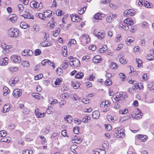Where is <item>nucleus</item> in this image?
Segmentation results:
<instances>
[{
	"instance_id": "nucleus-1",
	"label": "nucleus",
	"mask_w": 154,
	"mask_h": 154,
	"mask_svg": "<svg viewBox=\"0 0 154 154\" xmlns=\"http://www.w3.org/2000/svg\"><path fill=\"white\" fill-rule=\"evenodd\" d=\"M113 133L115 137L118 138H123L125 135L124 130L120 128H115L113 131Z\"/></svg>"
},
{
	"instance_id": "nucleus-2",
	"label": "nucleus",
	"mask_w": 154,
	"mask_h": 154,
	"mask_svg": "<svg viewBox=\"0 0 154 154\" xmlns=\"http://www.w3.org/2000/svg\"><path fill=\"white\" fill-rule=\"evenodd\" d=\"M127 97V94L125 92H120L116 93L115 97H114L113 98L115 101H119L122 100Z\"/></svg>"
},
{
	"instance_id": "nucleus-3",
	"label": "nucleus",
	"mask_w": 154,
	"mask_h": 154,
	"mask_svg": "<svg viewBox=\"0 0 154 154\" xmlns=\"http://www.w3.org/2000/svg\"><path fill=\"white\" fill-rule=\"evenodd\" d=\"M8 35L10 37L16 38L19 36V32L17 29L11 28L8 31Z\"/></svg>"
},
{
	"instance_id": "nucleus-4",
	"label": "nucleus",
	"mask_w": 154,
	"mask_h": 154,
	"mask_svg": "<svg viewBox=\"0 0 154 154\" xmlns=\"http://www.w3.org/2000/svg\"><path fill=\"white\" fill-rule=\"evenodd\" d=\"M21 90L19 89H14L13 91V95L16 98L19 97L21 95Z\"/></svg>"
},
{
	"instance_id": "nucleus-5",
	"label": "nucleus",
	"mask_w": 154,
	"mask_h": 154,
	"mask_svg": "<svg viewBox=\"0 0 154 154\" xmlns=\"http://www.w3.org/2000/svg\"><path fill=\"white\" fill-rule=\"evenodd\" d=\"M11 60L15 63H20L21 61L20 58L17 55H13L11 57Z\"/></svg>"
},
{
	"instance_id": "nucleus-6",
	"label": "nucleus",
	"mask_w": 154,
	"mask_h": 154,
	"mask_svg": "<svg viewBox=\"0 0 154 154\" xmlns=\"http://www.w3.org/2000/svg\"><path fill=\"white\" fill-rule=\"evenodd\" d=\"M72 21L73 22H78L80 21L81 19L76 14H72L70 15Z\"/></svg>"
},
{
	"instance_id": "nucleus-7",
	"label": "nucleus",
	"mask_w": 154,
	"mask_h": 154,
	"mask_svg": "<svg viewBox=\"0 0 154 154\" xmlns=\"http://www.w3.org/2000/svg\"><path fill=\"white\" fill-rule=\"evenodd\" d=\"M70 65L72 67H78L80 66V62L78 59H75V61L72 63H70Z\"/></svg>"
},
{
	"instance_id": "nucleus-8",
	"label": "nucleus",
	"mask_w": 154,
	"mask_h": 154,
	"mask_svg": "<svg viewBox=\"0 0 154 154\" xmlns=\"http://www.w3.org/2000/svg\"><path fill=\"white\" fill-rule=\"evenodd\" d=\"M47 38L46 37H44L43 41L41 43L42 46L43 47L49 46L51 45V43L47 40Z\"/></svg>"
},
{
	"instance_id": "nucleus-9",
	"label": "nucleus",
	"mask_w": 154,
	"mask_h": 154,
	"mask_svg": "<svg viewBox=\"0 0 154 154\" xmlns=\"http://www.w3.org/2000/svg\"><path fill=\"white\" fill-rule=\"evenodd\" d=\"M135 14V11L131 9L126 10L124 12L125 15H130V16H133Z\"/></svg>"
},
{
	"instance_id": "nucleus-10",
	"label": "nucleus",
	"mask_w": 154,
	"mask_h": 154,
	"mask_svg": "<svg viewBox=\"0 0 154 154\" xmlns=\"http://www.w3.org/2000/svg\"><path fill=\"white\" fill-rule=\"evenodd\" d=\"M44 17L45 19L51 17L52 14V12L50 10H48L44 12Z\"/></svg>"
},
{
	"instance_id": "nucleus-11",
	"label": "nucleus",
	"mask_w": 154,
	"mask_h": 154,
	"mask_svg": "<svg viewBox=\"0 0 154 154\" xmlns=\"http://www.w3.org/2000/svg\"><path fill=\"white\" fill-rule=\"evenodd\" d=\"M100 115V113L97 110H95L92 112V117L94 119H98Z\"/></svg>"
},
{
	"instance_id": "nucleus-12",
	"label": "nucleus",
	"mask_w": 154,
	"mask_h": 154,
	"mask_svg": "<svg viewBox=\"0 0 154 154\" xmlns=\"http://www.w3.org/2000/svg\"><path fill=\"white\" fill-rule=\"evenodd\" d=\"M25 12H26V13L22 15L23 17L25 18L31 19H33V16L31 15L29 13V11H26Z\"/></svg>"
},
{
	"instance_id": "nucleus-13",
	"label": "nucleus",
	"mask_w": 154,
	"mask_h": 154,
	"mask_svg": "<svg viewBox=\"0 0 154 154\" xmlns=\"http://www.w3.org/2000/svg\"><path fill=\"white\" fill-rule=\"evenodd\" d=\"M137 137L139 139V140L142 142H144L146 141L147 139V137L146 136H143L141 134L137 135Z\"/></svg>"
},
{
	"instance_id": "nucleus-14",
	"label": "nucleus",
	"mask_w": 154,
	"mask_h": 154,
	"mask_svg": "<svg viewBox=\"0 0 154 154\" xmlns=\"http://www.w3.org/2000/svg\"><path fill=\"white\" fill-rule=\"evenodd\" d=\"M94 35L100 39H103L104 37V33L103 32H98L96 33H94Z\"/></svg>"
},
{
	"instance_id": "nucleus-15",
	"label": "nucleus",
	"mask_w": 154,
	"mask_h": 154,
	"mask_svg": "<svg viewBox=\"0 0 154 154\" xmlns=\"http://www.w3.org/2000/svg\"><path fill=\"white\" fill-rule=\"evenodd\" d=\"M10 105L9 104H5L3 108L2 112L4 113L8 112L10 109Z\"/></svg>"
},
{
	"instance_id": "nucleus-16",
	"label": "nucleus",
	"mask_w": 154,
	"mask_h": 154,
	"mask_svg": "<svg viewBox=\"0 0 154 154\" xmlns=\"http://www.w3.org/2000/svg\"><path fill=\"white\" fill-rule=\"evenodd\" d=\"M124 23H126L127 25L130 26L132 25L134 23L133 20L129 18L124 20Z\"/></svg>"
},
{
	"instance_id": "nucleus-17",
	"label": "nucleus",
	"mask_w": 154,
	"mask_h": 154,
	"mask_svg": "<svg viewBox=\"0 0 154 154\" xmlns=\"http://www.w3.org/2000/svg\"><path fill=\"white\" fill-rule=\"evenodd\" d=\"M9 19L12 22L14 23L17 20V17L14 14H12L9 15Z\"/></svg>"
},
{
	"instance_id": "nucleus-18",
	"label": "nucleus",
	"mask_w": 154,
	"mask_h": 154,
	"mask_svg": "<svg viewBox=\"0 0 154 154\" xmlns=\"http://www.w3.org/2000/svg\"><path fill=\"white\" fill-rule=\"evenodd\" d=\"M134 40V37H128L126 40V42L128 45H129L130 43L133 42Z\"/></svg>"
},
{
	"instance_id": "nucleus-19",
	"label": "nucleus",
	"mask_w": 154,
	"mask_h": 154,
	"mask_svg": "<svg viewBox=\"0 0 154 154\" xmlns=\"http://www.w3.org/2000/svg\"><path fill=\"white\" fill-rule=\"evenodd\" d=\"M2 47L3 49L2 51L3 53L5 54L7 52V50H8V48L7 45L4 43L2 44Z\"/></svg>"
},
{
	"instance_id": "nucleus-20",
	"label": "nucleus",
	"mask_w": 154,
	"mask_h": 154,
	"mask_svg": "<svg viewBox=\"0 0 154 154\" xmlns=\"http://www.w3.org/2000/svg\"><path fill=\"white\" fill-rule=\"evenodd\" d=\"M3 95L5 96L10 92V90L6 86H5L3 88Z\"/></svg>"
},
{
	"instance_id": "nucleus-21",
	"label": "nucleus",
	"mask_w": 154,
	"mask_h": 154,
	"mask_svg": "<svg viewBox=\"0 0 154 154\" xmlns=\"http://www.w3.org/2000/svg\"><path fill=\"white\" fill-rule=\"evenodd\" d=\"M119 61L121 63L125 64L127 63V62L126 61L125 59L122 57L121 55H120L119 56Z\"/></svg>"
},
{
	"instance_id": "nucleus-22",
	"label": "nucleus",
	"mask_w": 154,
	"mask_h": 154,
	"mask_svg": "<svg viewBox=\"0 0 154 154\" xmlns=\"http://www.w3.org/2000/svg\"><path fill=\"white\" fill-rule=\"evenodd\" d=\"M38 3L35 1H32L30 4V6L32 8H36L38 7Z\"/></svg>"
},
{
	"instance_id": "nucleus-23",
	"label": "nucleus",
	"mask_w": 154,
	"mask_h": 154,
	"mask_svg": "<svg viewBox=\"0 0 154 154\" xmlns=\"http://www.w3.org/2000/svg\"><path fill=\"white\" fill-rule=\"evenodd\" d=\"M84 76V74L83 73L79 72L75 76V77L76 79H80L82 78Z\"/></svg>"
},
{
	"instance_id": "nucleus-24",
	"label": "nucleus",
	"mask_w": 154,
	"mask_h": 154,
	"mask_svg": "<svg viewBox=\"0 0 154 154\" xmlns=\"http://www.w3.org/2000/svg\"><path fill=\"white\" fill-rule=\"evenodd\" d=\"M10 138L8 137H4L2 138L0 140V141L2 142H5L8 143L10 142Z\"/></svg>"
},
{
	"instance_id": "nucleus-25",
	"label": "nucleus",
	"mask_w": 154,
	"mask_h": 154,
	"mask_svg": "<svg viewBox=\"0 0 154 154\" xmlns=\"http://www.w3.org/2000/svg\"><path fill=\"white\" fill-rule=\"evenodd\" d=\"M72 85L75 89L78 88L80 86V84L78 82H72Z\"/></svg>"
},
{
	"instance_id": "nucleus-26",
	"label": "nucleus",
	"mask_w": 154,
	"mask_h": 154,
	"mask_svg": "<svg viewBox=\"0 0 154 154\" xmlns=\"http://www.w3.org/2000/svg\"><path fill=\"white\" fill-rule=\"evenodd\" d=\"M100 60H102L101 59H100V57L99 56H95L93 60L94 62V63L96 62L97 63H98L99 62L98 61H100Z\"/></svg>"
},
{
	"instance_id": "nucleus-27",
	"label": "nucleus",
	"mask_w": 154,
	"mask_h": 154,
	"mask_svg": "<svg viewBox=\"0 0 154 154\" xmlns=\"http://www.w3.org/2000/svg\"><path fill=\"white\" fill-rule=\"evenodd\" d=\"M65 120L68 122L70 123L72 122V117L71 116L68 115L64 118Z\"/></svg>"
},
{
	"instance_id": "nucleus-28",
	"label": "nucleus",
	"mask_w": 154,
	"mask_h": 154,
	"mask_svg": "<svg viewBox=\"0 0 154 154\" xmlns=\"http://www.w3.org/2000/svg\"><path fill=\"white\" fill-rule=\"evenodd\" d=\"M8 59L7 58L5 57L3 58L2 60H1V64L2 65H5L8 63Z\"/></svg>"
},
{
	"instance_id": "nucleus-29",
	"label": "nucleus",
	"mask_w": 154,
	"mask_h": 154,
	"mask_svg": "<svg viewBox=\"0 0 154 154\" xmlns=\"http://www.w3.org/2000/svg\"><path fill=\"white\" fill-rule=\"evenodd\" d=\"M32 95L36 99H40L41 97V94L38 93H34L32 94Z\"/></svg>"
},
{
	"instance_id": "nucleus-30",
	"label": "nucleus",
	"mask_w": 154,
	"mask_h": 154,
	"mask_svg": "<svg viewBox=\"0 0 154 154\" xmlns=\"http://www.w3.org/2000/svg\"><path fill=\"white\" fill-rule=\"evenodd\" d=\"M119 77L120 79H121L123 81L126 80V77L125 75L123 73H120L119 74Z\"/></svg>"
},
{
	"instance_id": "nucleus-31",
	"label": "nucleus",
	"mask_w": 154,
	"mask_h": 154,
	"mask_svg": "<svg viewBox=\"0 0 154 154\" xmlns=\"http://www.w3.org/2000/svg\"><path fill=\"white\" fill-rule=\"evenodd\" d=\"M142 115V113L140 112L139 113L135 114L134 117L136 119H140L141 118Z\"/></svg>"
},
{
	"instance_id": "nucleus-32",
	"label": "nucleus",
	"mask_w": 154,
	"mask_h": 154,
	"mask_svg": "<svg viewBox=\"0 0 154 154\" xmlns=\"http://www.w3.org/2000/svg\"><path fill=\"white\" fill-rule=\"evenodd\" d=\"M68 66V63L66 62V61H64L63 63L62 64V68L63 69H66L67 68Z\"/></svg>"
},
{
	"instance_id": "nucleus-33",
	"label": "nucleus",
	"mask_w": 154,
	"mask_h": 154,
	"mask_svg": "<svg viewBox=\"0 0 154 154\" xmlns=\"http://www.w3.org/2000/svg\"><path fill=\"white\" fill-rule=\"evenodd\" d=\"M143 5L145 7L147 8H151L152 6V5L151 4L147 1H146L143 2Z\"/></svg>"
},
{
	"instance_id": "nucleus-34",
	"label": "nucleus",
	"mask_w": 154,
	"mask_h": 154,
	"mask_svg": "<svg viewBox=\"0 0 154 154\" xmlns=\"http://www.w3.org/2000/svg\"><path fill=\"white\" fill-rule=\"evenodd\" d=\"M90 118L89 116H86L83 118L82 119V121L83 122L85 123H87L89 122L90 120Z\"/></svg>"
},
{
	"instance_id": "nucleus-35",
	"label": "nucleus",
	"mask_w": 154,
	"mask_h": 154,
	"mask_svg": "<svg viewBox=\"0 0 154 154\" xmlns=\"http://www.w3.org/2000/svg\"><path fill=\"white\" fill-rule=\"evenodd\" d=\"M22 65L24 67H28L29 66V62L28 61H24L22 62Z\"/></svg>"
},
{
	"instance_id": "nucleus-36",
	"label": "nucleus",
	"mask_w": 154,
	"mask_h": 154,
	"mask_svg": "<svg viewBox=\"0 0 154 154\" xmlns=\"http://www.w3.org/2000/svg\"><path fill=\"white\" fill-rule=\"evenodd\" d=\"M12 79V78H11V80L9 81V84H11V85L14 86L15 84L17 83L18 81L15 80L14 79L13 80Z\"/></svg>"
},
{
	"instance_id": "nucleus-37",
	"label": "nucleus",
	"mask_w": 154,
	"mask_h": 154,
	"mask_svg": "<svg viewBox=\"0 0 154 154\" xmlns=\"http://www.w3.org/2000/svg\"><path fill=\"white\" fill-rule=\"evenodd\" d=\"M36 15L39 18H40L41 19L43 20H45V18L44 17V14H42V13H36Z\"/></svg>"
},
{
	"instance_id": "nucleus-38",
	"label": "nucleus",
	"mask_w": 154,
	"mask_h": 154,
	"mask_svg": "<svg viewBox=\"0 0 154 154\" xmlns=\"http://www.w3.org/2000/svg\"><path fill=\"white\" fill-rule=\"evenodd\" d=\"M94 18L97 20H100L102 18V17L100 14L98 13L94 15Z\"/></svg>"
},
{
	"instance_id": "nucleus-39",
	"label": "nucleus",
	"mask_w": 154,
	"mask_h": 154,
	"mask_svg": "<svg viewBox=\"0 0 154 154\" xmlns=\"http://www.w3.org/2000/svg\"><path fill=\"white\" fill-rule=\"evenodd\" d=\"M107 46L105 45H104L102 48L99 49V51L101 53H103L105 50H107Z\"/></svg>"
},
{
	"instance_id": "nucleus-40",
	"label": "nucleus",
	"mask_w": 154,
	"mask_h": 154,
	"mask_svg": "<svg viewBox=\"0 0 154 154\" xmlns=\"http://www.w3.org/2000/svg\"><path fill=\"white\" fill-rule=\"evenodd\" d=\"M20 27L23 29H25L28 27L27 25L26 24V23L24 22H21L20 24Z\"/></svg>"
},
{
	"instance_id": "nucleus-41",
	"label": "nucleus",
	"mask_w": 154,
	"mask_h": 154,
	"mask_svg": "<svg viewBox=\"0 0 154 154\" xmlns=\"http://www.w3.org/2000/svg\"><path fill=\"white\" fill-rule=\"evenodd\" d=\"M60 31V29L59 28H57L55 31V32L53 33L54 36L56 37L58 36L59 34Z\"/></svg>"
},
{
	"instance_id": "nucleus-42",
	"label": "nucleus",
	"mask_w": 154,
	"mask_h": 154,
	"mask_svg": "<svg viewBox=\"0 0 154 154\" xmlns=\"http://www.w3.org/2000/svg\"><path fill=\"white\" fill-rule=\"evenodd\" d=\"M79 128L78 127H75L74 128L73 132L75 134H78L79 133Z\"/></svg>"
},
{
	"instance_id": "nucleus-43",
	"label": "nucleus",
	"mask_w": 154,
	"mask_h": 154,
	"mask_svg": "<svg viewBox=\"0 0 154 154\" xmlns=\"http://www.w3.org/2000/svg\"><path fill=\"white\" fill-rule=\"evenodd\" d=\"M86 7H84L80 10L78 11V13L80 14H83L84 13V12L86 10Z\"/></svg>"
},
{
	"instance_id": "nucleus-44",
	"label": "nucleus",
	"mask_w": 154,
	"mask_h": 154,
	"mask_svg": "<svg viewBox=\"0 0 154 154\" xmlns=\"http://www.w3.org/2000/svg\"><path fill=\"white\" fill-rule=\"evenodd\" d=\"M82 102L83 103L86 104L89 103L90 102V100L88 98H84L82 100Z\"/></svg>"
},
{
	"instance_id": "nucleus-45",
	"label": "nucleus",
	"mask_w": 154,
	"mask_h": 154,
	"mask_svg": "<svg viewBox=\"0 0 154 154\" xmlns=\"http://www.w3.org/2000/svg\"><path fill=\"white\" fill-rule=\"evenodd\" d=\"M9 71L10 72H14L17 71L18 69V68L17 67H12L8 68Z\"/></svg>"
},
{
	"instance_id": "nucleus-46",
	"label": "nucleus",
	"mask_w": 154,
	"mask_h": 154,
	"mask_svg": "<svg viewBox=\"0 0 154 154\" xmlns=\"http://www.w3.org/2000/svg\"><path fill=\"white\" fill-rule=\"evenodd\" d=\"M82 37L84 39H86V42L87 43H88L90 41V38H89V36L88 35H82Z\"/></svg>"
},
{
	"instance_id": "nucleus-47",
	"label": "nucleus",
	"mask_w": 154,
	"mask_h": 154,
	"mask_svg": "<svg viewBox=\"0 0 154 154\" xmlns=\"http://www.w3.org/2000/svg\"><path fill=\"white\" fill-rule=\"evenodd\" d=\"M32 151L29 150H24L23 151V154H32Z\"/></svg>"
},
{
	"instance_id": "nucleus-48",
	"label": "nucleus",
	"mask_w": 154,
	"mask_h": 154,
	"mask_svg": "<svg viewBox=\"0 0 154 154\" xmlns=\"http://www.w3.org/2000/svg\"><path fill=\"white\" fill-rule=\"evenodd\" d=\"M40 137L42 140L41 141L42 143L43 144H45L47 142V141L45 137L43 136H41Z\"/></svg>"
},
{
	"instance_id": "nucleus-49",
	"label": "nucleus",
	"mask_w": 154,
	"mask_h": 154,
	"mask_svg": "<svg viewBox=\"0 0 154 154\" xmlns=\"http://www.w3.org/2000/svg\"><path fill=\"white\" fill-rule=\"evenodd\" d=\"M112 82L110 79H108L105 82L106 85L107 86L111 85L112 84Z\"/></svg>"
},
{
	"instance_id": "nucleus-50",
	"label": "nucleus",
	"mask_w": 154,
	"mask_h": 154,
	"mask_svg": "<svg viewBox=\"0 0 154 154\" xmlns=\"http://www.w3.org/2000/svg\"><path fill=\"white\" fill-rule=\"evenodd\" d=\"M43 76V75L42 74H39L38 75H36L35 76L34 79L35 80H37L41 79Z\"/></svg>"
},
{
	"instance_id": "nucleus-51",
	"label": "nucleus",
	"mask_w": 154,
	"mask_h": 154,
	"mask_svg": "<svg viewBox=\"0 0 154 154\" xmlns=\"http://www.w3.org/2000/svg\"><path fill=\"white\" fill-rule=\"evenodd\" d=\"M26 55L27 56H31L33 54V52L31 50H26Z\"/></svg>"
},
{
	"instance_id": "nucleus-52",
	"label": "nucleus",
	"mask_w": 154,
	"mask_h": 154,
	"mask_svg": "<svg viewBox=\"0 0 154 154\" xmlns=\"http://www.w3.org/2000/svg\"><path fill=\"white\" fill-rule=\"evenodd\" d=\"M146 58L149 60H152L153 59V56L151 54H148L146 56Z\"/></svg>"
},
{
	"instance_id": "nucleus-53",
	"label": "nucleus",
	"mask_w": 154,
	"mask_h": 154,
	"mask_svg": "<svg viewBox=\"0 0 154 154\" xmlns=\"http://www.w3.org/2000/svg\"><path fill=\"white\" fill-rule=\"evenodd\" d=\"M72 98L75 100H77L78 99H79V97L77 96L76 94H72L71 95Z\"/></svg>"
},
{
	"instance_id": "nucleus-54",
	"label": "nucleus",
	"mask_w": 154,
	"mask_h": 154,
	"mask_svg": "<svg viewBox=\"0 0 154 154\" xmlns=\"http://www.w3.org/2000/svg\"><path fill=\"white\" fill-rule=\"evenodd\" d=\"M77 58L73 57L72 56H70L69 57L68 59L69 60V63H72L73 62L75 61V59H76Z\"/></svg>"
},
{
	"instance_id": "nucleus-55",
	"label": "nucleus",
	"mask_w": 154,
	"mask_h": 154,
	"mask_svg": "<svg viewBox=\"0 0 154 154\" xmlns=\"http://www.w3.org/2000/svg\"><path fill=\"white\" fill-rule=\"evenodd\" d=\"M136 61L138 64L137 66L138 67L140 66L142 64V61L139 59H136Z\"/></svg>"
},
{
	"instance_id": "nucleus-56",
	"label": "nucleus",
	"mask_w": 154,
	"mask_h": 154,
	"mask_svg": "<svg viewBox=\"0 0 154 154\" xmlns=\"http://www.w3.org/2000/svg\"><path fill=\"white\" fill-rule=\"evenodd\" d=\"M110 66L112 69H115L117 67V64L114 62H112Z\"/></svg>"
},
{
	"instance_id": "nucleus-57",
	"label": "nucleus",
	"mask_w": 154,
	"mask_h": 154,
	"mask_svg": "<svg viewBox=\"0 0 154 154\" xmlns=\"http://www.w3.org/2000/svg\"><path fill=\"white\" fill-rule=\"evenodd\" d=\"M106 20L108 23H111L113 21V19L112 17H109L106 18Z\"/></svg>"
},
{
	"instance_id": "nucleus-58",
	"label": "nucleus",
	"mask_w": 154,
	"mask_h": 154,
	"mask_svg": "<svg viewBox=\"0 0 154 154\" xmlns=\"http://www.w3.org/2000/svg\"><path fill=\"white\" fill-rule=\"evenodd\" d=\"M88 48L89 50H91L92 51H94L96 50V47L94 45H90L89 46Z\"/></svg>"
},
{
	"instance_id": "nucleus-59",
	"label": "nucleus",
	"mask_w": 154,
	"mask_h": 154,
	"mask_svg": "<svg viewBox=\"0 0 154 154\" xmlns=\"http://www.w3.org/2000/svg\"><path fill=\"white\" fill-rule=\"evenodd\" d=\"M56 72L57 74L60 75V73H62L63 70L61 68L59 67L57 68Z\"/></svg>"
},
{
	"instance_id": "nucleus-60",
	"label": "nucleus",
	"mask_w": 154,
	"mask_h": 154,
	"mask_svg": "<svg viewBox=\"0 0 154 154\" xmlns=\"http://www.w3.org/2000/svg\"><path fill=\"white\" fill-rule=\"evenodd\" d=\"M109 106V104H106V101L103 102L100 105L101 107H103V106Z\"/></svg>"
},
{
	"instance_id": "nucleus-61",
	"label": "nucleus",
	"mask_w": 154,
	"mask_h": 154,
	"mask_svg": "<svg viewBox=\"0 0 154 154\" xmlns=\"http://www.w3.org/2000/svg\"><path fill=\"white\" fill-rule=\"evenodd\" d=\"M48 60V63L47 64L48 65L52 66V67H53L54 69L55 68V65H54V63L53 62H52L50 61L49 60Z\"/></svg>"
},
{
	"instance_id": "nucleus-62",
	"label": "nucleus",
	"mask_w": 154,
	"mask_h": 154,
	"mask_svg": "<svg viewBox=\"0 0 154 154\" xmlns=\"http://www.w3.org/2000/svg\"><path fill=\"white\" fill-rule=\"evenodd\" d=\"M18 8H19V11L20 12L22 11L24 9L23 5L21 4H20L18 5Z\"/></svg>"
},
{
	"instance_id": "nucleus-63",
	"label": "nucleus",
	"mask_w": 154,
	"mask_h": 154,
	"mask_svg": "<svg viewBox=\"0 0 154 154\" xmlns=\"http://www.w3.org/2000/svg\"><path fill=\"white\" fill-rule=\"evenodd\" d=\"M48 59H45L42 61L41 64L43 66H45L48 63Z\"/></svg>"
},
{
	"instance_id": "nucleus-64",
	"label": "nucleus",
	"mask_w": 154,
	"mask_h": 154,
	"mask_svg": "<svg viewBox=\"0 0 154 154\" xmlns=\"http://www.w3.org/2000/svg\"><path fill=\"white\" fill-rule=\"evenodd\" d=\"M148 26V24L146 22H144L142 24V27L143 28H147Z\"/></svg>"
}]
</instances>
